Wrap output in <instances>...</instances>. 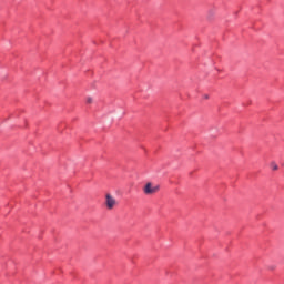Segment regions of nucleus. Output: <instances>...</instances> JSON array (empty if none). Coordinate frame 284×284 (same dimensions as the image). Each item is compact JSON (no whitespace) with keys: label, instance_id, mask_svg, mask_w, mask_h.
<instances>
[{"label":"nucleus","instance_id":"7ed1b4c3","mask_svg":"<svg viewBox=\"0 0 284 284\" xmlns=\"http://www.w3.org/2000/svg\"><path fill=\"white\" fill-rule=\"evenodd\" d=\"M92 101H93L92 98H90V97L87 98V103H88L89 105H90V103H92Z\"/></svg>","mask_w":284,"mask_h":284},{"label":"nucleus","instance_id":"20e7f679","mask_svg":"<svg viewBox=\"0 0 284 284\" xmlns=\"http://www.w3.org/2000/svg\"><path fill=\"white\" fill-rule=\"evenodd\" d=\"M272 168H273L274 171L278 170V165H276L274 163L272 164Z\"/></svg>","mask_w":284,"mask_h":284},{"label":"nucleus","instance_id":"f03ea898","mask_svg":"<svg viewBox=\"0 0 284 284\" xmlns=\"http://www.w3.org/2000/svg\"><path fill=\"white\" fill-rule=\"evenodd\" d=\"M105 205L108 210H113L114 205H116V200L112 197L110 194L105 195Z\"/></svg>","mask_w":284,"mask_h":284},{"label":"nucleus","instance_id":"39448f33","mask_svg":"<svg viewBox=\"0 0 284 284\" xmlns=\"http://www.w3.org/2000/svg\"><path fill=\"white\" fill-rule=\"evenodd\" d=\"M204 99H210V95H207V94H204Z\"/></svg>","mask_w":284,"mask_h":284},{"label":"nucleus","instance_id":"f257e3e1","mask_svg":"<svg viewBox=\"0 0 284 284\" xmlns=\"http://www.w3.org/2000/svg\"><path fill=\"white\" fill-rule=\"evenodd\" d=\"M160 190L159 185L152 186V183H146L144 186V194H156V192Z\"/></svg>","mask_w":284,"mask_h":284}]
</instances>
